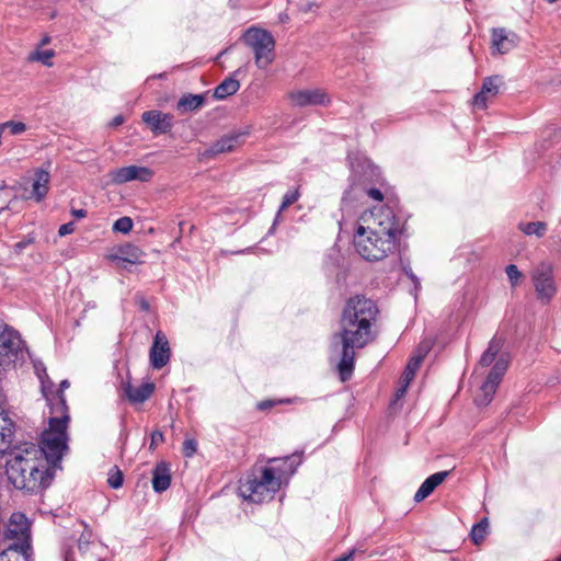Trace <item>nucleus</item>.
Instances as JSON below:
<instances>
[{"label": "nucleus", "mask_w": 561, "mask_h": 561, "mask_svg": "<svg viewBox=\"0 0 561 561\" xmlns=\"http://www.w3.org/2000/svg\"><path fill=\"white\" fill-rule=\"evenodd\" d=\"M173 115L158 110L146 111L141 119L154 135L168 134L173 128Z\"/></svg>", "instance_id": "obj_14"}, {"label": "nucleus", "mask_w": 561, "mask_h": 561, "mask_svg": "<svg viewBox=\"0 0 561 561\" xmlns=\"http://www.w3.org/2000/svg\"><path fill=\"white\" fill-rule=\"evenodd\" d=\"M183 224H184L183 221H181V222L179 224V226H180V233H182V226H183ZM181 238H182V234H179V236L174 239V241L171 243V247H173V248H174L178 243H180Z\"/></svg>", "instance_id": "obj_49"}, {"label": "nucleus", "mask_w": 561, "mask_h": 561, "mask_svg": "<svg viewBox=\"0 0 561 561\" xmlns=\"http://www.w3.org/2000/svg\"><path fill=\"white\" fill-rule=\"evenodd\" d=\"M4 131L9 135H21L26 130V125L22 122L8 121L1 124Z\"/></svg>", "instance_id": "obj_35"}, {"label": "nucleus", "mask_w": 561, "mask_h": 561, "mask_svg": "<svg viewBox=\"0 0 561 561\" xmlns=\"http://www.w3.org/2000/svg\"><path fill=\"white\" fill-rule=\"evenodd\" d=\"M123 387L126 397L133 403L145 402L147 399H149L154 390V385L151 382H145L138 387H134L129 381H126Z\"/></svg>", "instance_id": "obj_20"}, {"label": "nucleus", "mask_w": 561, "mask_h": 561, "mask_svg": "<svg viewBox=\"0 0 561 561\" xmlns=\"http://www.w3.org/2000/svg\"><path fill=\"white\" fill-rule=\"evenodd\" d=\"M133 220L129 217L124 216L114 222L113 230L115 232L128 233L133 229Z\"/></svg>", "instance_id": "obj_37"}, {"label": "nucleus", "mask_w": 561, "mask_h": 561, "mask_svg": "<svg viewBox=\"0 0 561 561\" xmlns=\"http://www.w3.org/2000/svg\"><path fill=\"white\" fill-rule=\"evenodd\" d=\"M23 443L10 445L1 456L5 458L4 473L10 485L25 495H38L48 489L55 478L54 470L44 466Z\"/></svg>", "instance_id": "obj_3"}, {"label": "nucleus", "mask_w": 561, "mask_h": 561, "mask_svg": "<svg viewBox=\"0 0 561 561\" xmlns=\"http://www.w3.org/2000/svg\"><path fill=\"white\" fill-rule=\"evenodd\" d=\"M504 84L501 76L486 77L483 80L482 88L473 98L474 106L479 108H485L489 96H495L500 88Z\"/></svg>", "instance_id": "obj_17"}, {"label": "nucleus", "mask_w": 561, "mask_h": 561, "mask_svg": "<svg viewBox=\"0 0 561 561\" xmlns=\"http://www.w3.org/2000/svg\"><path fill=\"white\" fill-rule=\"evenodd\" d=\"M28 348L21 334L9 325L0 331V371L15 369L24 364Z\"/></svg>", "instance_id": "obj_6"}, {"label": "nucleus", "mask_w": 561, "mask_h": 561, "mask_svg": "<svg viewBox=\"0 0 561 561\" xmlns=\"http://www.w3.org/2000/svg\"><path fill=\"white\" fill-rule=\"evenodd\" d=\"M26 245H27V242L22 241V242H18V243L15 244V248H16V250H18V251H21V250H22V249H24Z\"/></svg>", "instance_id": "obj_52"}, {"label": "nucleus", "mask_w": 561, "mask_h": 561, "mask_svg": "<svg viewBox=\"0 0 561 561\" xmlns=\"http://www.w3.org/2000/svg\"><path fill=\"white\" fill-rule=\"evenodd\" d=\"M300 194H299V191L298 190H294V191H288L284 197H283V202L279 206V209H278V213L285 210L286 208H288L290 205H293L294 203H296L299 198Z\"/></svg>", "instance_id": "obj_38"}, {"label": "nucleus", "mask_w": 561, "mask_h": 561, "mask_svg": "<svg viewBox=\"0 0 561 561\" xmlns=\"http://www.w3.org/2000/svg\"><path fill=\"white\" fill-rule=\"evenodd\" d=\"M242 41L254 53L255 65L266 69L275 58V39L263 28L251 26L242 34Z\"/></svg>", "instance_id": "obj_7"}, {"label": "nucleus", "mask_w": 561, "mask_h": 561, "mask_svg": "<svg viewBox=\"0 0 561 561\" xmlns=\"http://www.w3.org/2000/svg\"><path fill=\"white\" fill-rule=\"evenodd\" d=\"M13 422L8 417L5 411L0 407V455L12 444Z\"/></svg>", "instance_id": "obj_24"}, {"label": "nucleus", "mask_w": 561, "mask_h": 561, "mask_svg": "<svg viewBox=\"0 0 561 561\" xmlns=\"http://www.w3.org/2000/svg\"><path fill=\"white\" fill-rule=\"evenodd\" d=\"M147 307H148L147 302H144V304H142V308H144V309H147Z\"/></svg>", "instance_id": "obj_56"}, {"label": "nucleus", "mask_w": 561, "mask_h": 561, "mask_svg": "<svg viewBox=\"0 0 561 561\" xmlns=\"http://www.w3.org/2000/svg\"><path fill=\"white\" fill-rule=\"evenodd\" d=\"M205 100V94H184L178 101L176 108L181 113L193 112L202 107Z\"/></svg>", "instance_id": "obj_25"}, {"label": "nucleus", "mask_w": 561, "mask_h": 561, "mask_svg": "<svg viewBox=\"0 0 561 561\" xmlns=\"http://www.w3.org/2000/svg\"><path fill=\"white\" fill-rule=\"evenodd\" d=\"M145 252L135 244H125L119 248L118 254L114 260L119 263L141 264L144 263Z\"/></svg>", "instance_id": "obj_23"}, {"label": "nucleus", "mask_w": 561, "mask_h": 561, "mask_svg": "<svg viewBox=\"0 0 561 561\" xmlns=\"http://www.w3.org/2000/svg\"><path fill=\"white\" fill-rule=\"evenodd\" d=\"M426 354H427V348L419 347L414 355H422V360H423L424 357L426 356Z\"/></svg>", "instance_id": "obj_50"}, {"label": "nucleus", "mask_w": 561, "mask_h": 561, "mask_svg": "<svg viewBox=\"0 0 561 561\" xmlns=\"http://www.w3.org/2000/svg\"><path fill=\"white\" fill-rule=\"evenodd\" d=\"M163 442V434L159 431H156L151 434V446L158 445Z\"/></svg>", "instance_id": "obj_46"}, {"label": "nucleus", "mask_w": 561, "mask_h": 561, "mask_svg": "<svg viewBox=\"0 0 561 561\" xmlns=\"http://www.w3.org/2000/svg\"><path fill=\"white\" fill-rule=\"evenodd\" d=\"M549 3H554L557 0H547Z\"/></svg>", "instance_id": "obj_57"}, {"label": "nucleus", "mask_w": 561, "mask_h": 561, "mask_svg": "<svg viewBox=\"0 0 561 561\" xmlns=\"http://www.w3.org/2000/svg\"><path fill=\"white\" fill-rule=\"evenodd\" d=\"M71 215L77 218V219H81V218H85L87 215H88V211L85 209H75L72 208L71 209Z\"/></svg>", "instance_id": "obj_47"}, {"label": "nucleus", "mask_w": 561, "mask_h": 561, "mask_svg": "<svg viewBox=\"0 0 561 561\" xmlns=\"http://www.w3.org/2000/svg\"><path fill=\"white\" fill-rule=\"evenodd\" d=\"M533 282L538 299L549 302L557 293L552 266L548 263L539 264L533 272Z\"/></svg>", "instance_id": "obj_10"}, {"label": "nucleus", "mask_w": 561, "mask_h": 561, "mask_svg": "<svg viewBox=\"0 0 561 561\" xmlns=\"http://www.w3.org/2000/svg\"><path fill=\"white\" fill-rule=\"evenodd\" d=\"M557 561H561V556L557 559Z\"/></svg>", "instance_id": "obj_58"}, {"label": "nucleus", "mask_w": 561, "mask_h": 561, "mask_svg": "<svg viewBox=\"0 0 561 561\" xmlns=\"http://www.w3.org/2000/svg\"><path fill=\"white\" fill-rule=\"evenodd\" d=\"M293 105L298 107L328 105L330 96L322 89H306L293 91L288 94Z\"/></svg>", "instance_id": "obj_12"}, {"label": "nucleus", "mask_w": 561, "mask_h": 561, "mask_svg": "<svg viewBox=\"0 0 561 561\" xmlns=\"http://www.w3.org/2000/svg\"><path fill=\"white\" fill-rule=\"evenodd\" d=\"M302 454L295 453L290 456H285L283 458H271L268 462H279L278 466L268 467L270 469H289L290 462L295 466V471L297 467L301 463Z\"/></svg>", "instance_id": "obj_30"}, {"label": "nucleus", "mask_w": 561, "mask_h": 561, "mask_svg": "<svg viewBox=\"0 0 561 561\" xmlns=\"http://www.w3.org/2000/svg\"><path fill=\"white\" fill-rule=\"evenodd\" d=\"M50 43V37L49 36H45L43 37V39L41 41V46H45L47 44Z\"/></svg>", "instance_id": "obj_53"}, {"label": "nucleus", "mask_w": 561, "mask_h": 561, "mask_svg": "<svg viewBox=\"0 0 561 561\" xmlns=\"http://www.w3.org/2000/svg\"><path fill=\"white\" fill-rule=\"evenodd\" d=\"M421 363H422V355H413L410 358V360L401 376V382H405V386H409L410 382L413 380L417 369L420 368Z\"/></svg>", "instance_id": "obj_29"}, {"label": "nucleus", "mask_w": 561, "mask_h": 561, "mask_svg": "<svg viewBox=\"0 0 561 561\" xmlns=\"http://www.w3.org/2000/svg\"><path fill=\"white\" fill-rule=\"evenodd\" d=\"M295 473V466L289 469L261 468L260 476L248 474L240 481L239 494L245 501L261 504L271 501L279 491L282 481Z\"/></svg>", "instance_id": "obj_5"}, {"label": "nucleus", "mask_w": 561, "mask_h": 561, "mask_svg": "<svg viewBox=\"0 0 561 561\" xmlns=\"http://www.w3.org/2000/svg\"><path fill=\"white\" fill-rule=\"evenodd\" d=\"M2 545L0 561H33L34 550L32 543L7 542Z\"/></svg>", "instance_id": "obj_15"}, {"label": "nucleus", "mask_w": 561, "mask_h": 561, "mask_svg": "<svg viewBox=\"0 0 561 561\" xmlns=\"http://www.w3.org/2000/svg\"><path fill=\"white\" fill-rule=\"evenodd\" d=\"M79 550H80V551H84V547L82 546V542H81V541H79Z\"/></svg>", "instance_id": "obj_54"}, {"label": "nucleus", "mask_w": 561, "mask_h": 561, "mask_svg": "<svg viewBox=\"0 0 561 561\" xmlns=\"http://www.w3.org/2000/svg\"><path fill=\"white\" fill-rule=\"evenodd\" d=\"M245 135L247 133L241 131H233L228 135H225L210 147L209 152L211 154L230 152L238 145H240L241 138H243Z\"/></svg>", "instance_id": "obj_21"}, {"label": "nucleus", "mask_w": 561, "mask_h": 561, "mask_svg": "<svg viewBox=\"0 0 561 561\" xmlns=\"http://www.w3.org/2000/svg\"><path fill=\"white\" fill-rule=\"evenodd\" d=\"M197 450V443L195 439H185L183 443V454L185 457H192Z\"/></svg>", "instance_id": "obj_41"}, {"label": "nucleus", "mask_w": 561, "mask_h": 561, "mask_svg": "<svg viewBox=\"0 0 561 561\" xmlns=\"http://www.w3.org/2000/svg\"><path fill=\"white\" fill-rule=\"evenodd\" d=\"M54 56H55V51L53 49H46V50L36 49L28 55V60L30 61H39L47 67H51L53 66L51 59Z\"/></svg>", "instance_id": "obj_33"}, {"label": "nucleus", "mask_w": 561, "mask_h": 561, "mask_svg": "<svg viewBox=\"0 0 561 561\" xmlns=\"http://www.w3.org/2000/svg\"><path fill=\"white\" fill-rule=\"evenodd\" d=\"M153 175V172L146 167L128 165L123 167L114 171L113 182L116 184H123L133 180H139L141 182L149 181Z\"/></svg>", "instance_id": "obj_16"}, {"label": "nucleus", "mask_w": 561, "mask_h": 561, "mask_svg": "<svg viewBox=\"0 0 561 561\" xmlns=\"http://www.w3.org/2000/svg\"><path fill=\"white\" fill-rule=\"evenodd\" d=\"M376 302L364 295L346 300L341 317V331L331 339V352L340 356L336 365L340 379H351L355 368V348H363L375 340L373 324L378 316Z\"/></svg>", "instance_id": "obj_1"}, {"label": "nucleus", "mask_w": 561, "mask_h": 561, "mask_svg": "<svg viewBox=\"0 0 561 561\" xmlns=\"http://www.w3.org/2000/svg\"><path fill=\"white\" fill-rule=\"evenodd\" d=\"M32 541V522L22 512L12 513L8 523L0 528V543Z\"/></svg>", "instance_id": "obj_8"}, {"label": "nucleus", "mask_w": 561, "mask_h": 561, "mask_svg": "<svg viewBox=\"0 0 561 561\" xmlns=\"http://www.w3.org/2000/svg\"><path fill=\"white\" fill-rule=\"evenodd\" d=\"M294 4L301 12H310L316 7L314 0H293Z\"/></svg>", "instance_id": "obj_40"}, {"label": "nucleus", "mask_w": 561, "mask_h": 561, "mask_svg": "<svg viewBox=\"0 0 561 561\" xmlns=\"http://www.w3.org/2000/svg\"><path fill=\"white\" fill-rule=\"evenodd\" d=\"M506 275L511 282L512 286H515L518 279L522 277V273L515 264H510L506 266Z\"/></svg>", "instance_id": "obj_39"}, {"label": "nucleus", "mask_w": 561, "mask_h": 561, "mask_svg": "<svg viewBox=\"0 0 561 561\" xmlns=\"http://www.w3.org/2000/svg\"><path fill=\"white\" fill-rule=\"evenodd\" d=\"M519 42L518 35L505 27H494L491 30V51L492 54L504 55L513 50Z\"/></svg>", "instance_id": "obj_11"}, {"label": "nucleus", "mask_w": 561, "mask_h": 561, "mask_svg": "<svg viewBox=\"0 0 561 561\" xmlns=\"http://www.w3.org/2000/svg\"><path fill=\"white\" fill-rule=\"evenodd\" d=\"M519 229L528 236L535 234L538 238L545 236L547 232V224L543 221L522 222Z\"/></svg>", "instance_id": "obj_31"}, {"label": "nucleus", "mask_w": 561, "mask_h": 561, "mask_svg": "<svg viewBox=\"0 0 561 561\" xmlns=\"http://www.w3.org/2000/svg\"><path fill=\"white\" fill-rule=\"evenodd\" d=\"M508 363L510 360L505 355H501L496 359L488 374L485 381L480 388V393L474 398L477 405L484 407L492 401L493 396L508 368Z\"/></svg>", "instance_id": "obj_9"}, {"label": "nucleus", "mask_w": 561, "mask_h": 561, "mask_svg": "<svg viewBox=\"0 0 561 561\" xmlns=\"http://www.w3.org/2000/svg\"><path fill=\"white\" fill-rule=\"evenodd\" d=\"M65 561H71V559H70V557H69V554H67V556L65 557Z\"/></svg>", "instance_id": "obj_55"}, {"label": "nucleus", "mask_w": 561, "mask_h": 561, "mask_svg": "<svg viewBox=\"0 0 561 561\" xmlns=\"http://www.w3.org/2000/svg\"><path fill=\"white\" fill-rule=\"evenodd\" d=\"M300 402H302V399L298 398V397L279 399V400L267 399V400L260 401L256 404V408L260 411H266V410H270L278 404H291V403H300Z\"/></svg>", "instance_id": "obj_32"}, {"label": "nucleus", "mask_w": 561, "mask_h": 561, "mask_svg": "<svg viewBox=\"0 0 561 561\" xmlns=\"http://www.w3.org/2000/svg\"><path fill=\"white\" fill-rule=\"evenodd\" d=\"M170 484V465L165 461H160L152 470V488L154 492L162 493L169 489Z\"/></svg>", "instance_id": "obj_19"}, {"label": "nucleus", "mask_w": 561, "mask_h": 561, "mask_svg": "<svg viewBox=\"0 0 561 561\" xmlns=\"http://www.w3.org/2000/svg\"><path fill=\"white\" fill-rule=\"evenodd\" d=\"M123 122H124L123 116H122V115H117V116H115V117L112 119V122H111V126H113V127H117V126L122 125V124H123Z\"/></svg>", "instance_id": "obj_48"}, {"label": "nucleus", "mask_w": 561, "mask_h": 561, "mask_svg": "<svg viewBox=\"0 0 561 561\" xmlns=\"http://www.w3.org/2000/svg\"><path fill=\"white\" fill-rule=\"evenodd\" d=\"M34 370L41 381V389L43 396L46 398L47 401H50L49 394L53 392L54 382L49 378L44 363L34 362Z\"/></svg>", "instance_id": "obj_28"}, {"label": "nucleus", "mask_w": 561, "mask_h": 561, "mask_svg": "<svg viewBox=\"0 0 561 561\" xmlns=\"http://www.w3.org/2000/svg\"><path fill=\"white\" fill-rule=\"evenodd\" d=\"M408 387H409V386H405V382H401V387H400V389H398L397 396H398V397H399V396H402V394L407 391V388H408Z\"/></svg>", "instance_id": "obj_51"}, {"label": "nucleus", "mask_w": 561, "mask_h": 561, "mask_svg": "<svg viewBox=\"0 0 561 561\" xmlns=\"http://www.w3.org/2000/svg\"><path fill=\"white\" fill-rule=\"evenodd\" d=\"M366 194L373 198L374 201L381 202L383 199V194L380 188L369 187L366 190Z\"/></svg>", "instance_id": "obj_43"}, {"label": "nucleus", "mask_w": 561, "mask_h": 561, "mask_svg": "<svg viewBox=\"0 0 561 561\" xmlns=\"http://www.w3.org/2000/svg\"><path fill=\"white\" fill-rule=\"evenodd\" d=\"M53 416L49 417V427L42 433L39 444L23 443L32 453L33 449L39 450L36 457L43 460L44 466L51 468L54 474L56 469L60 468V462L68 451L67 427L70 421L66 399L59 396L58 402L51 408Z\"/></svg>", "instance_id": "obj_4"}, {"label": "nucleus", "mask_w": 561, "mask_h": 561, "mask_svg": "<svg viewBox=\"0 0 561 561\" xmlns=\"http://www.w3.org/2000/svg\"><path fill=\"white\" fill-rule=\"evenodd\" d=\"M69 386H70V382L67 379L61 380V382L59 383V390H58L57 396L55 398V402H51V400L49 401L50 409L53 408V405H55L58 402L59 396H62L66 399V397L64 394V390L69 388Z\"/></svg>", "instance_id": "obj_44"}, {"label": "nucleus", "mask_w": 561, "mask_h": 561, "mask_svg": "<svg viewBox=\"0 0 561 561\" xmlns=\"http://www.w3.org/2000/svg\"><path fill=\"white\" fill-rule=\"evenodd\" d=\"M50 174L49 170L38 168L34 172L32 193L37 202H41L48 193Z\"/></svg>", "instance_id": "obj_22"}, {"label": "nucleus", "mask_w": 561, "mask_h": 561, "mask_svg": "<svg viewBox=\"0 0 561 561\" xmlns=\"http://www.w3.org/2000/svg\"><path fill=\"white\" fill-rule=\"evenodd\" d=\"M124 478L123 472L118 467H113L108 472L107 483L113 489H119L123 485Z\"/></svg>", "instance_id": "obj_36"}, {"label": "nucleus", "mask_w": 561, "mask_h": 561, "mask_svg": "<svg viewBox=\"0 0 561 561\" xmlns=\"http://www.w3.org/2000/svg\"><path fill=\"white\" fill-rule=\"evenodd\" d=\"M451 473V470L439 471L427 477L414 494L415 502H422L430 496Z\"/></svg>", "instance_id": "obj_18"}, {"label": "nucleus", "mask_w": 561, "mask_h": 561, "mask_svg": "<svg viewBox=\"0 0 561 561\" xmlns=\"http://www.w3.org/2000/svg\"><path fill=\"white\" fill-rule=\"evenodd\" d=\"M171 350L167 335L162 331H158L153 337L150 347V364L154 369H161L170 360Z\"/></svg>", "instance_id": "obj_13"}, {"label": "nucleus", "mask_w": 561, "mask_h": 561, "mask_svg": "<svg viewBox=\"0 0 561 561\" xmlns=\"http://www.w3.org/2000/svg\"><path fill=\"white\" fill-rule=\"evenodd\" d=\"M488 526L489 525H488L486 518H484L480 523L473 525L471 533H470V537L474 543H479L485 538Z\"/></svg>", "instance_id": "obj_34"}, {"label": "nucleus", "mask_w": 561, "mask_h": 561, "mask_svg": "<svg viewBox=\"0 0 561 561\" xmlns=\"http://www.w3.org/2000/svg\"><path fill=\"white\" fill-rule=\"evenodd\" d=\"M75 231V224L72 221L64 224L59 227L58 234L60 237H65L67 234H70Z\"/></svg>", "instance_id": "obj_45"}, {"label": "nucleus", "mask_w": 561, "mask_h": 561, "mask_svg": "<svg viewBox=\"0 0 561 561\" xmlns=\"http://www.w3.org/2000/svg\"><path fill=\"white\" fill-rule=\"evenodd\" d=\"M354 234L357 253L367 261H381L397 248V238L401 232L400 224L390 207H374L365 211Z\"/></svg>", "instance_id": "obj_2"}, {"label": "nucleus", "mask_w": 561, "mask_h": 561, "mask_svg": "<svg viewBox=\"0 0 561 561\" xmlns=\"http://www.w3.org/2000/svg\"><path fill=\"white\" fill-rule=\"evenodd\" d=\"M239 89L240 82L233 76L228 77L215 88L214 98L216 100H224L237 93Z\"/></svg>", "instance_id": "obj_27"}, {"label": "nucleus", "mask_w": 561, "mask_h": 561, "mask_svg": "<svg viewBox=\"0 0 561 561\" xmlns=\"http://www.w3.org/2000/svg\"><path fill=\"white\" fill-rule=\"evenodd\" d=\"M402 270L404 274L413 282L415 290H419L421 288V283L419 277L412 272V268L410 266H403Z\"/></svg>", "instance_id": "obj_42"}, {"label": "nucleus", "mask_w": 561, "mask_h": 561, "mask_svg": "<svg viewBox=\"0 0 561 561\" xmlns=\"http://www.w3.org/2000/svg\"><path fill=\"white\" fill-rule=\"evenodd\" d=\"M503 345H504L503 337L497 336V335L493 336L492 340L489 342L488 348L481 355L479 364L482 367L490 366L495 360V357L502 350Z\"/></svg>", "instance_id": "obj_26"}]
</instances>
